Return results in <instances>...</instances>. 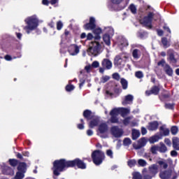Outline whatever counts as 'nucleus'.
Instances as JSON below:
<instances>
[{
	"mask_svg": "<svg viewBox=\"0 0 179 179\" xmlns=\"http://www.w3.org/2000/svg\"><path fill=\"white\" fill-rule=\"evenodd\" d=\"M53 166L52 170L53 171V178L57 179V177L61 176V173L66 171L68 169H80L81 170L86 169V164L82 159L76 158L73 160H66V159H56L52 163Z\"/></svg>",
	"mask_w": 179,
	"mask_h": 179,
	"instance_id": "obj_1",
	"label": "nucleus"
},
{
	"mask_svg": "<svg viewBox=\"0 0 179 179\" xmlns=\"http://www.w3.org/2000/svg\"><path fill=\"white\" fill-rule=\"evenodd\" d=\"M24 22L27 26L24 27V30L27 34H30L33 30H36L38 27V20L34 17H29L24 20Z\"/></svg>",
	"mask_w": 179,
	"mask_h": 179,
	"instance_id": "obj_2",
	"label": "nucleus"
},
{
	"mask_svg": "<svg viewBox=\"0 0 179 179\" xmlns=\"http://www.w3.org/2000/svg\"><path fill=\"white\" fill-rule=\"evenodd\" d=\"M91 157L95 166H100L106 160V154L100 150H95L92 152Z\"/></svg>",
	"mask_w": 179,
	"mask_h": 179,
	"instance_id": "obj_3",
	"label": "nucleus"
},
{
	"mask_svg": "<svg viewBox=\"0 0 179 179\" xmlns=\"http://www.w3.org/2000/svg\"><path fill=\"white\" fill-rule=\"evenodd\" d=\"M124 0H110V2L108 3V8L111 12H120L127 8V4L123 6H119L120 3H122Z\"/></svg>",
	"mask_w": 179,
	"mask_h": 179,
	"instance_id": "obj_4",
	"label": "nucleus"
},
{
	"mask_svg": "<svg viewBox=\"0 0 179 179\" xmlns=\"http://www.w3.org/2000/svg\"><path fill=\"white\" fill-rule=\"evenodd\" d=\"M153 17H155V13L150 12L147 16L143 17L139 22L144 27L147 29H152V22H153Z\"/></svg>",
	"mask_w": 179,
	"mask_h": 179,
	"instance_id": "obj_5",
	"label": "nucleus"
},
{
	"mask_svg": "<svg viewBox=\"0 0 179 179\" xmlns=\"http://www.w3.org/2000/svg\"><path fill=\"white\" fill-rule=\"evenodd\" d=\"M87 52H91V54H97L100 51V43L99 42H92L91 45H90L87 49Z\"/></svg>",
	"mask_w": 179,
	"mask_h": 179,
	"instance_id": "obj_6",
	"label": "nucleus"
},
{
	"mask_svg": "<svg viewBox=\"0 0 179 179\" xmlns=\"http://www.w3.org/2000/svg\"><path fill=\"white\" fill-rule=\"evenodd\" d=\"M85 30H94L96 29V19L94 17H90V21L83 25Z\"/></svg>",
	"mask_w": 179,
	"mask_h": 179,
	"instance_id": "obj_7",
	"label": "nucleus"
},
{
	"mask_svg": "<svg viewBox=\"0 0 179 179\" xmlns=\"http://www.w3.org/2000/svg\"><path fill=\"white\" fill-rule=\"evenodd\" d=\"M110 133L115 138H121L124 134V131L117 126H113L110 128Z\"/></svg>",
	"mask_w": 179,
	"mask_h": 179,
	"instance_id": "obj_8",
	"label": "nucleus"
},
{
	"mask_svg": "<svg viewBox=\"0 0 179 179\" xmlns=\"http://www.w3.org/2000/svg\"><path fill=\"white\" fill-rule=\"evenodd\" d=\"M159 173V166L156 164H152L148 167V171L146 172L147 174L151 177H156V174Z\"/></svg>",
	"mask_w": 179,
	"mask_h": 179,
	"instance_id": "obj_9",
	"label": "nucleus"
},
{
	"mask_svg": "<svg viewBox=\"0 0 179 179\" xmlns=\"http://www.w3.org/2000/svg\"><path fill=\"white\" fill-rule=\"evenodd\" d=\"M68 52L72 56L78 55L79 54V46L76 44L71 45L68 48Z\"/></svg>",
	"mask_w": 179,
	"mask_h": 179,
	"instance_id": "obj_10",
	"label": "nucleus"
},
{
	"mask_svg": "<svg viewBox=\"0 0 179 179\" xmlns=\"http://www.w3.org/2000/svg\"><path fill=\"white\" fill-rule=\"evenodd\" d=\"M160 93V87L157 85H154L151 87L150 90H146L145 94L147 96H151V94H154V96H157Z\"/></svg>",
	"mask_w": 179,
	"mask_h": 179,
	"instance_id": "obj_11",
	"label": "nucleus"
},
{
	"mask_svg": "<svg viewBox=\"0 0 179 179\" xmlns=\"http://www.w3.org/2000/svg\"><path fill=\"white\" fill-rule=\"evenodd\" d=\"M173 171L171 170H166L159 173V178L161 179H169L171 178Z\"/></svg>",
	"mask_w": 179,
	"mask_h": 179,
	"instance_id": "obj_12",
	"label": "nucleus"
},
{
	"mask_svg": "<svg viewBox=\"0 0 179 179\" xmlns=\"http://www.w3.org/2000/svg\"><path fill=\"white\" fill-rule=\"evenodd\" d=\"M170 97H171L170 91L166 90H164L159 96L161 101H164L165 100H167V99H170Z\"/></svg>",
	"mask_w": 179,
	"mask_h": 179,
	"instance_id": "obj_13",
	"label": "nucleus"
},
{
	"mask_svg": "<svg viewBox=\"0 0 179 179\" xmlns=\"http://www.w3.org/2000/svg\"><path fill=\"white\" fill-rule=\"evenodd\" d=\"M98 131L101 134L108 132V125L106 123H101L98 127Z\"/></svg>",
	"mask_w": 179,
	"mask_h": 179,
	"instance_id": "obj_14",
	"label": "nucleus"
},
{
	"mask_svg": "<svg viewBox=\"0 0 179 179\" xmlns=\"http://www.w3.org/2000/svg\"><path fill=\"white\" fill-rule=\"evenodd\" d=\"M2 173L5 176H13L15 172L10 166H6L2 169Z\"/></svg>",
	"mask_w": 179,
	"mask_h": 179,
	"instance_id": "obj_15",
	"label": "nucleus"
},
{
	"mask_svg": "<svg viewBox=\"0 0 179 179\" xmlns=\"http://www.w3.org/2000/svg\"><path fill=\"white\" fill-rule=\"evenodd\" d=\"M103 33V29L101 28L98 27L93 29V34H94V40H100L101 38V36L100 34Z\"/></svg>",
	"mask_w": 179,
	"mask_h": 179,
	"instance_id": "obj_16",
	"label": "nucleus"
},
{
	"mask_svg": "<svg viewBox=\"0 0 179 179\" xmlns=\"http://www.w3.org/2000/svg\"><path fill=\"white\" fill-rule=\"evenodd\" d=\"M92 114H93L92 110L86 109L83 111V115L87 121H90V120H93V115Z\"/></svg>",
	"mask_w": 179,
	"mask_h": 179,
	"instance_id": "obj_17",
	"label": "nucleus"
},
{
	"mask_svg": "<svg viewBox=\"0 0 179 179\" xmlns=\"http://www.w3.org/2000/svg\"><path fill=\"white\" fill-rule=\"evenodd\" d=\"M17 170L22 173L27 171V164L26 162H20L17 165Z\"/></svg>",
	"mask_w": 179,
	"mask_h": 179,
	"instance_id": "obj_18",
	"label": "nucleus"
},
{
	"mask_svg": "<svg viewBox=\"0 0 179 179\" xmlns=\"http://www.w3.org/2000/svg\"><path fill=\"white\" fill-rule=\"evenodd\" d=\"M101 65L103 68H106V69H111L113 68V63L108 59H103Z\"/></svg>",
	"mask_w": 179,
	"mask_h": 179,
	"instance_id": "obj_19",
	"label": "nucleus"
},
{
	"mask_svg": "<svg viewBox=\"0 0 179 179\" xmlns=\"http://www.w3.org/2000/svg\"><path fill=\"white\" fill-rule=\"evenodd\" d=\"M164 71L168 76H173V68H171V66L169 64H166L164 66Z\"/></svg>",
	"mask_w": 179,
	"mask_h": 179,
	"instance_id": "obj_20",
	"label": "nucleus"
},
{
	"mask_svg": "<svg viewBox=\"0 0 179 179\" xmlns=\"http://www.w3.org/2000/svg\"><path fill=\"white\" fill-rule=\"evenodd\" d=\"M159 128V122L153 121L150 122L148 125L149 131H156Z\"/></svg>",
	"mask_w": 179,
	"mask_h": 179,
	"instance_id": "obj_21",
	"label": "nucleus"
},
{
	"mask_svg": "<svg viewBox=\"0 0 179 179\" xmlns=\"http://www.w3.org/2000/svg\"><path fill=\"white\" fill-rule=\"evenodd\" d=\"M103 41L105 43L106 45H111V36H110L108 34H103Z\"/></svg>",
	"mask_w": 179,
	"mask_h": 179,
	"instance_id": "obj_22",
	"label": "nucleus"
},
{
	"mask_svg": "<svg viewBox=\"0 0 179 179\" xmlns=\"http://www.w3.org/2000/svg\"><path fill=\"white\" fill-rule=\"evenodd\" d=\"M172 145L175 150H179V138L178 137H173L172 138Z\"/></svg>",
	"mask_w": 179,
	"mask_h": 179,
	"instance_id": "obj_23",
	"label": "nucleus"
},
{
	"mask_svg": "<svg viewBox=\"0 0 179 179\" xmlns=\"http://www.w3.org/2000/svg\"><path fill=\"white\" fill-rule=\"evenodd\" d=\"M159 131L164 136H169V135H170V129L165 128L164 126L159 127Z\"/></svg>",
	"mask_w": 179,
	"mask_h": 179,
	"instance_id": "obj_24",
	"label": "nucleus"
},
{
	"mask_svg": "<svg viewBox=\"0 0 179 179\" xmlns=\"http://www.w3.org/2000/svg\"><path fill=\"white\" fill-rule=\"evenodd\" d=\"M158 152L159 153H166V152H167V146H166L163 142L159 143V146H158Z\"/></svg>",
	"mask_w": 179,
	"mask_h": 179,
	"instance_id": "obj_25",
	"label": "nucleus"
},
{
	"mask_svg": "<svg viewBox=\"0 0 179 179\" xmlns=\"http://www.w3.org/2000/svg\"><path fill=\"white\" fill-rule=\"evenodd\" d=\"M99 120L97 118L92 120L89 123V128L93 129L99 125Z\"/></svg>",
	"mask_w": 179,
	"mask_h": 179,
	"instance_id": "obj_26",
	"label": "nucleus"
},
{
	"mask_svg": "<svg viewBox=\"0 0 179 179\" xmlns=\"http://www.w3.org/2000/svg\"><path fill=\"white\" fill-rule=\"evenodd\" d=\"M132 57L134 59H139L141 58V50L139 49H134L132 52Z\"/></svg>",
	"mask_w": 179,
	"mask_h": 179,
	"instance_id": "obj_27",
	"label": "nucleus"
},
{
	"mask_svg": "<svg viewBox=\"0 0 179 179\" xmlns=\"http://www.w3.org/2000/svg\"><path fill=\"white\" fill-rule=\"evenodd\" d=\"M19 163H20V162H19V160L16 159H8V164H10V166H11V167H17V166L19 165Z\"/></svg>",
	"mask_w": 179,
	"mask_h": 179,
	"instance_id": "obj_28",
	"label": "nucleus"
},
{
	"mask_svg": "<svg viewBox=\"0 0 179 179\" xmlns=\"http://www.w3.org/2000/svg\"><path fill=\"white\" fill-rule=\"evenodd\" d=\"M167 61H169L170 64H176L177 62V59H176L174 53L171 52L169 55Z\"/></svg>",
	"mask_w": 179,
	"mask_h": 179,
	"instance_id": "obj_29",
	"label": "nucleus"
},
{
	"mask_svg": "<svg viewBox=\"0 0 179 179\" xmlns=\"http://www.w3.org/2000/svg\"><path fill=\"white\" fill-rule=\"evenodd\" d=\"M141 136V132L138 130L133 129L132 130V139L133 141H136L138 138Z\"/></svg>",
	"mask_w": 179,
	"mask_h": 179,
	"instance_id": "obj_30",
	"label": "nucleus"
},
{
	"mask_svg": "<svg viewBox=\"0 0 179 179\" xmlns=\"http://www.w3.org/2000/svg\"><path fill=\"white\" fill-rule=\"evenodd\" d=\"M120 83L123 90H127L128 89V81L125 78H121Z\"/></svg>",
	"mask_w": 179,
	"mask_h": 179,
	"instance_id": "obj_31",
	"label": "nucleus"
},
{
	"mask_svg": "<svg viewBox=\"0 0 179 179\" xmlns=\"http://www.w3.org/2000/svg\"><path fill=\"white\" fill-rule=\"evenodd\" d=\"M122 60V59L121 58V56L120 55L115 56L114 59V65H116V66H120V65H121Z\"/></svg>",
	"mask_w": 179,
	"mask_h": 179,
	"instance_id": "obj_32",
	"label": "nucleus"
},
{
	"mask_svg": "<svg viewBox=\"0 0 179 179\" xmlns=\"http://www.w3.org/2000/svg\"><path fill=\"white\" fill-rule=\"evenodd\" d=\"M129 113V110L127 108H119V114L122 115H127Z\"/></svg>",
	"mask_w": 179,
	"mask_h": 179,
	"instance_id": "obj_33",
	"label": "nucleus"
},
{
	"mask_svg": "<svg viewBox=\"0 0 179 179\" xmlns=\"http://www.w3.org/2000/svg\"><path fill=\"white\" fill-rule=\"evenodd\" d=\"M110 115L118 116L120 115V108H115L110 112Z\"/></svg>",
	"mask_w": 179,
	"mask_h": 179,
	"instance_id": "obj_34",
	"label": "nucleus"
},
{
	"mask_svg": "<svg viewBox=\"0 0 179 179\" xmlns=\"http://www.w3.org/2000/svg\"><path fill=\"white\" fill-rule=\"evenodd\" d=\"M134 96L131 94H128L124 98V101L122 102L123 106L127 104V101H133Z\"/></svg>",
	"mask_w": 179,
	"mask_h": 179,
	"instance_id": "obj_35",
	"label": "nucleus"
},
{
	"mask_svg": "<svg viewBox=\"0 0 179 179\" xmlns=\"http://www.w3.org/2000/svg\"><path fill=\"white\" fill-rule=\"evenodd\" d=\"M150 152L152 155H157V152H159V145H152L150 148Z\"/></svg>",
	"mask_w": 179,
	"mask_h": 179,
	"instance_id": "obj_36",
	"label": "nucleus"
},
{
	"mask_svg": "<svg viewBox=\"0 0 179 179\" xmlns=\"http://www.w3.org/2000/svg\"><path fill=\"white\" fill-rule=\"evenodd\" d=\"M136 159H129L127 162V166H129V167H130L131 169H132V167H135L136 166Z\"/></svg>",
	"mask_w": 179,
	"mask_h": 179,
	"instance_id": "obj_37",
	"label": "nucleus"
},
{
	"mask_svg": "<svg viewBox=\"0 0 179 179\" xmlns=\"http://www.w3.org/2000/svg\"><path fill=\"white\" fill-rule=\"evenodd\" d=\"M129 9L133 15H136V13H137L136 6H135L134 3H131L129 5Z\"/></svg>",
	"mask_w": 179,
	"mask_h": 179,
	"instance_id": "obj_38",
	"label": "nucleus"
},
{
	"mask_svg": "<svg viewBox=\"0 0 179 179\" xmlns=\"http://www.w3.org/2000/svg\"><path fill=\"white\" fill-rule=\"evenodd\" d=\"M25 172L17 171L15 174V179H22L24 178Z\"/></svg>",
	"mask_w": 179,
	"mask_h": 179,
	"instance_id": "obj_39",
	"label": "nucleus"
},
{
	"mask_svg": "<svg viewBox=\"0 0 179 179\" xmlns=\"http://www.w3.org/2000/svg\"><path fill=\"white\" fill-rule=\"evenodd\" d=\"M159 139H160V136H153L150 138V143H155L156 142H159Z\"/></svg>",
	"mask_w": 179,
	"mask_h": 179,
	"instance_id": "obj_40",
	"label": "nucleus"
},
{
	"mask_svg": "<svg viewBox=\"0 0 179 179\" xmlns=\"http://www.w3.org/2000/svg\"><path fill=\"white\" fill-rule=\"evenodd\" d=\"M145 138H141V143L139 145H134V148H136V150L141 149L144 145H145Z\"/></svg>",
	"mask_w": 179,
	"mask_h": 179,
	"instance_id": "obj_41",
	"label": "nucleus"
},
{
	"mask_svg": "<svg viewBox=\"0 0 179 179\" xmlns=\"http://www.w3.org/2000/svg\"><path fill=\"white\" fill-rule=\"evenodd\" d=\"M157 164L160 166V167H162L163 169H164V170H166V169L169 167V164H167V162H165L164 161H158Z\"/></svg>",
	"mask_w": 179,
	"mask_h": 179,
	"instance_id": "obj_42",
	"label": "nucleus"
},
{
	"mask_svg": "<svg viewBox=\"0 0 179 179\" xmlns=\"http://www.w3.org/2000/svg\"><path fill=\"white\" fill-rule=\"evenodd\" d=\"M171 133L172 135H176L178 134V127L177 126H172L171 127Z\"/></svg>",
	"mask_w": 179,
	"mask_h": 179,
	"instance_id": "obj_43",
	"label": "nucleus"
},
{
	"mask_svg": "<svg viewBox=\"0 0 179 179\" xmlns=\"http://www.w3.org/2000/svg\"><path fill=\"white\" fill-rule=\"evenodd\" d=\"M138 164L140 167H145L148 164V162L145 159H140L138 160Z\"/></svg>",
	"mask_w": 179,
	"mask_h": 179,
	"instance_id": "obj_44",
	"label": "nucleus"
},
{
	"mask_svg": "<svg viewBox=\"0 0 179 179\" xmlns=\"http://www.w3.org/2000/svg\"><path fill=\"white\" fill-rule=\"evenodd\" d=\"M133 178L132 179H142V175L139 172H134L132 173Z\"/></svg>",
	"mask_w": 179,
	"mask_h": 179,
	"instance_id": "obj_45",
	"label": "nucleus"
},
{
	"mask_svg": "<svg viewBox=\"0 0 179 179\" xmlns=\"http://www.w3.org/2000/svg\"><path fill=\"white\" fill-rule=\"evenodd\" d=\"M80 121L81 123L77 124L78 129H85V120L80 119Z\"/></svg>",
	"mask_w": 179,
	"mask_h": 179,
	"instance_id": "obj_46",
	"label": "nucleus"
},
{
	"mask_svg": "<svg viewBox=\"0 0 179 179\" xmlns=\"http://www.w3.org/2000/svg\"><path fill=\"white\" fill-rule=\"evenodd\" d=\"M131 143H132V141H131V138H125L123 140V145L124 146H129V145H131Z\"/></svg>",
	"mask_w": 179,
	"mask_h": 179,
	"instance_id": "obj_47",
	"label": "nucleus"
},
{
	"mask_svg": "<svg viewBox=\"0 0 179 179\" xmlns=\"http://www.w3.org/2000/svg\"><path fill=\"white\" fill-rule=\"evenodd\" d=\"M110 122L112 124H118L119 121H118V116H115V115H110Z\"/></svg>",
	"mask_w": 179,
	"mask_h": 179,
	"instance_id": "obj_48",
	"label": "nucleus"
},
{
	"mask_svg": "<svg viewBox=\"0 0 179 179\" xmlns=\"http://www.w3.org/2000/svg\"><path fill=\"white\" fill-rule=\"evenodd\" d=\"M65 90L66 92H72V90H75V86H73V85L69 84L66 86Z\"/></svg>",
	"mask_w": 179,
	"mask_h": 179,
	"instance_id": "obj_49",
	"label": "nucleus"
},
{
	"mask_svg": "<svg viewBox=\"0 0 179 179\" xmlns=\"http://www.w3.org/2000/svg\"><path fill=\"white\" fill-rule=\"evenodd\" d=\"M135 76L138 79H142V78H143V73L141 71H136L135 73Z\"/></svg>",
	"mask_w": 179,
	"mask_h": 179,
	"instance_id": "obj_50",
	"label": "nucleus"
},
{
	"mask_svg": "<svg viewBox=\"0 0 179 179\" xmlns=\"http://www.w3.org/2000/svg\"><path fill=\"white\" fill-rule=\"evenodd\" d=\"M174 106H176V103H165V108H168L169 110H174Z\"/></svg>",
	"mask_w": 179,
	"mask_h": 179,
	"instance_id": "obj_51",
	"label": "nucleus"
},
{
	"mask_svg": "<svg viewBox=\"0 0 179 179\" xmlns=\"http://www.w3.org/2000/svg\"><path fill=\"white\" fill-rule=\"evenodd\" d=\"M79 82H80L79 88L82 89V87H83V85H85V83H86V78H80Z\"/></svg>",
	"mask_w": 179,
	"mask_h": 179,
	"instance_id": "obj_52",
	"label": "nucleus"
},
{
	"mask_svg": "<svg viewBox=\"0 0 179 179\" xmlns=\"http://www.w3.org/2000/svg\"><path fill=\"white\" fill-rule=\"evenodd\" d=\"M157 65L158 66H162V68H164V66H166V60H164V59H162L157 62Z\"/></svg>",
	"mask_w": 179,
	"mask_h": 179,
	"instance_id": "obj_53",
	"label": "nucleus"
},
{
	"mask_svg": "<svg viewBox=\"0 0 179 179\" xmlns=\"http://www.w3.org/2000/svg\"><path fill=\"white\" fill-rule=\"evenodd\" d=\"M63 27H64V24L62 23V22L58 21L57 22V30H62Z\"/></svg>",
	"mask_w": 179,
	"mask_h": 179,
	"instance_id": "obj_54",
	"label": "nucleus"
},
{
	"mask_svg": "<svg viewBox=\"0 0 179 179\" xmlns=\"http://www.w3.org/2000/svg\"><path fill=\"white\" fill-rule=\"evenodd\" d=\"M106 155L108 156V157H110V159H113V157H114L113 150H106Z\"/></svg>",
	"mask_w": 179,
	"mask_h": 179,
	"instance_id": "obj_55",
	"label": "nucleus"
},
{
	"mask_svg": "<svg viewBox=\"0 0 179 179\" xmlns=\"http://www.w3.org/2000/svg\"><path fill=\"white\" fill-rule=\"evenodd\" d=\"M148 34V32L146 31H143V32H138V36L139 38H145V36Z\"/></svg>",
	"mask_w": 179,
	"mask_h": 179,
	"instance_id": "obj_56",
	"label": "nucleus"
},
{
	"mask_svg": "<svg viewBox=\"0 0 179 179\" xmlns=\"http://www.w3.org/2000/svg\"><path fill=\"white\" fill-rule=\"evenodd\" d=\"M101 80L103 83H106V82H108V80H110V76H103L101 78Z\"/></svg>",
	"mask_w": 179,
	"mask_h": 179,
	"instance_id": "obj_57",
	"label": "nucleus"
},
{
	"mask_svg": "<svg viewBox=\"0 0 179 179\" xmlns=\"http://www.w3.org/2000/svg\"><path fill=\"white\" fill-rule=\"evenodd\" d=\"M162 43L164 47H167V44L169 43V41H167V38L164 37L162 38Z\"/></svg>",
	"mask_w": 179,
	"mask_h": 179,
	"instance_id": "obj_58",
	"label": "nucleus"
},
{
	"mask_svg": "<svg viewBox=\"0 0 179 179\" xmlns=\"http://www.w3.org/2000/svg\"><path fill=\"white\" fill-rule=\"evenodd\" d=\"M113 79H115V80H120V74L118 73H114L113 75Z\"/></svg>",
	"mask_w": 179,
	"mask_h": 179,
	"instance_id": "obj_59",
	"label": "nucleus"
},
{
	"mask_svg": "<svg viewBox=\"0 0 179 179\" xmlns=\"http://www.w3.org/2000/svg\"><path fill=\"white\" fill-rule=\"evenodd\" d=\"M152 178H153V176H151L150 175L145 173L143 174L142 179H152Z\"/></svg>",
	"mask_w": 179,
	"mask_h": 179,
	"instance_id": "obj_60",
	"label": "nucleus"
},
{
	"mask_svg": "<svg viewBox=\"0 0 179 179\" xmlns=\"http://www.w3.org/2000/svg\"><path fill=\"white\" fill-rule=\"evenodd\" d=\"M99 66H100V64L97 61H94L92 64V68H99Z\"/></svg>",
	"mask_w": 179,
	"mask_h": 179,
	"instance_id": "obj_61",
	"label": "nucleus"
},
{
	"mask_svg": "<svg viewBox=\"0 0 179 179\" xmlns=\"http://www.w3.org/2000/svg\"><path fill=\"white\" fill-rule=\"evenodd\" d=\"M171 156H172V157H177L178 156V152L176 150H172L171 151Z\"/></svg>",
	"mask_w": 179,
	"mask_h": 179,
	"instance_id": "obj_62",
	"label": "nucleus"
},
{
	"mask_svg": "<svg viewBox=\"0 0 179 179\" xmlns=\"http://www.w3.org/2000/svg\"><path fill=\"white\" fill-rule=\"evenodd\" d=\"M164 143H166L167 146H171V141L169 138H165Z\"/></svg>",
	"mask_w": 179,
	"mask_h": 179,
	"instance_id": "obj_63",
	"label": "nucleus"
},
{
	"mask_svg": "<svg viewBox=\"0 0 179 179\" xmlns=\"http://www.w3.org/2000/svg\"><path fill=\"white\" fill-rule=\"evenodd\" d=\"M16 157H17V159H20V160L24 161V159H23V155L22 154H20V152H17Z\"/></svg>",
	"mask_w": 179,
	"mask_h": 179,
	"instance_id": "obj_64",
	"label": "nucleus"
}]
</instances>
